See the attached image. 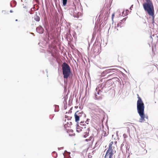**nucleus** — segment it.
<instances>
[{
  "label": "nucleus",
  "mask_w": 158,
  "mask_h": 158,
  "mask_svg": "<svg viewBox=\"0 0 158 158\" xmlns=\"http://www.w3.org/2000/svg\"><path fill=\"white\" fill-rule=\"evenodd\" d=\"M2 12L4 14H5L6 13V11L5 10H3L2 11Z\"/></svg>",
  "instance_id": "5701e85b"
},
{
  "label": "nucleus",
  "mask_w": 158,
  "mask_h": 158,
  "mask_svg": "<svg viewBox=\"0 0 158 158\" xmlns=\"http://www.w3.org/2000/svg\"><path fill=\"white\" fill-rule=\"evenodd\" d=\"M63 6H65L67 4V0H62Z\"/></svg>",
  "instance_id": "9d476101"
},
{
  "label": "nucleus",
  "mask_w": 158,
  "mask_h": 158,
  "mask_svg": "<svg viewBox=\"0 0 158 158\" xmlns=\"http://www.w3.org/2000/svg\"><path fill=\"white\" fill-rule=\"evenodd\" d=\"M90 128H88V131H90Z\"/></svg>",
  "instance_id": "473e14b6"
},
{
  "label": "nucleus",
  "mask_w": 158,
  "mask_h": 158,
  "mask_svg": "<svg viewBox=\"0 0 158 158\" xmlns=\"http://www.w3.org/2000/svg\"><path fill=\"white\" fill-rule=\"evenodd\" d=\"M121 24V23H118V24L117 25V27H118L119 26H120Z\"/></svg>",
  "instance_id": "393cba45"
},
{
  "label": "nucleus",
  "mask_w": 158,
  "mask_h": 158,
  "mask_svg": "<svg viewBox=\"0 0 158 158\" xmlns=\"http://www.w3.org/2000/svg\"><path fill=\"white\" fill-rule=\"evenodd\" d=\"M89 119H87V120L85 122V123H87V124H88V123H87V122H88L89 121Z\"/></svg>",
  "instance_id": "b1692460"
},
{
  "label": "nucleus",
  "mask_w": 158,
  "mask_h": 158,
  "mask_svg": "<svg viewBox=\"0 0 158 158\" xmlns=\"http://www.w3.org/2000/svg\"><path fill=\"white\" fill-rule=\"evenodd\" d=\"M138 100L137 103V112L139 114L140 118L139 119V122H143V121H145V118L148 119V116H145L144 113V105L143 101L140 97H138Z\"/></svg>",
  "instance_id": "f257e3e1"
},
{
  "label": "nucleus",
  "mask_w": 158,
  "mask_h": 158,
  "mask_svg": "<svg viewBox=\"0 0 158 158\" xmlns=\"http://www.w3.org/2000/svg\"><path fill=\"white\" fill-rule=\"evenodd\" d=\"M96 99L98 100H100L102 99V98L100 96H98V98H96Z\"/></svg>",
  "instance_id": "ddd939ff"
},
{
  "label": "nucleus",
  "mask_w": 158,
  "mask_h": 158,
  "mask_svg": "<svg viewBox=\"0 0 158 158\" xmlns=\"http://www.w3.org/2000/svg\"><path fill=\"white\" fill-rule=\"evenodd\" d=\"M124 20V19H123V20Z\"/></svg>",
  "instance_id": "a18cd8bd"
},
{
  "label": "nucleus",
  "mask_w": 158,
  "mask_h": 158,
  "mask_svg": "<svg viewBox=\"0 0 158 158\" xmlns=\"http://www.w3.org/2000/svg\"><path fill=\"white\" fill-rule=\"evenodd\" d=\"M83 123V122H81V123Z\"/></svg>",
  "instance_id": "79ce46f5"
},
{
  "label": "nucleus",
  "mask_w": 158,
  "mask_h": 158,
  "mask_svg": "<svg viewBox=\"0 0 158 158\" xmlns=\"http://www.w3.org/2000/svg\"><path fill=\"white\" fill-rule=\"evenodd\" d=\"M114 14H112V17H111L112 19V20H113V18H114Z\"/></svg>",
  "instance_id": "aec40b11"
},
{
  "label": "nucleus",
  "mask_w": 158,
  "mask_h": 158,
  "mask_svg": "<svg viewBox=\"0 0 158 158\" xmlns=\"http://www.w3.org/2000/svg\"><path fill=\"white\" fill-rule=\"evenodd\" d=\"M145 11L150 16H153L154 14V7L152 2L150 0H147L146 2L143 4Z\"/></svg>",
  "instance_id": "f03ea898"
},
{
  "label": "nucleus",
  "mask_w": 158,
  "mask_h": 158,
  "mask_svg": "<svg viewBox=\"0 0 158 158\" xmlns=\"http://www.w3.org/2000/svg\"><path fill=\"white\" fill-rule=\"evenodd\" d=\"M77 112H76L74 114L75 121L76 122H77L80 119V116L78 115Z\"/></svg>",
  "instance_id": "39448f33"
},
{
  "label": "nucleus",
  "mask_w": 158,
  "mask_h": 158,
  "mask_svg": "<svg viewBox=\"0 0 158 158\" xmlns=\"http://www.w3.org/2000/svg\"><path fill=\"white\" fill-rule=\"evenodd\" d=\"M10 13H12L13 12V11L11 10H10Z\"/></svg>",
  "instance_id": "c9c22d12"
},
{
  "label": "nucleus",
  "mask_w": 158,
  "mask_h": 158,
  "mask_svg": "<svg viewBox=\"0 0 158 158\" xmlns=\"http://www.w3.org/2000/svg\"><path fill=\"white\" fill-rule=\"evenodd\" d=\"M77 125H76V126H77V131L78 132H79V131H78V127H77L79 126V125H78V122H77Z\"/></svg>",
  "instance_id": "4468645a"
},
{
  "label": "nucleus",
  "mask_w": 158,
  "mask_h": 158,
  "mask_svg": "<svg viewBox=\"0 0 158 158\" xmlns=\"http://www.w3.org/2000/svg\"><path fill=\"white\" fill-rule=\"evenodd\" d=\"M34 19L36 21L39 22L40 20V18L39 16L36 15L34 17Z\"/></svg>",
  "instance_id": "1a4fd4ad"
},
{
  "label": "nucleus",
  "mask_w": 158,
  "mask_h": 158,
  "mask_svg": "<svg viewBox=\"0 0 158 158\" xmlns=\"http://www.w3.org/2000/svg\"><path fill=\"white\" fill-rule=\"evenodd\" d=\"M89 134V132L87 134H86L84 135V137L85 138L88 136V134Z\"/></svg>",
  "instance_id": "4be33fe9"
},
{
  "label": "nucleus",
  "mask_w": 158,
  "mask_h": 158,
  "mask_svg": "<svg viewBox=\"0 0 158 158\" xmlns=\"http://www.w3.org/2000/svg\"><path fill=\"white\" fill-rule=\"evenodd\" d=\"M112 156L109 155V158H111L112 157Z\"/></svg>",
  "instance_id": "c85d7f7f"
},
{
  "label": "nucleus",
  "mask_w": 158,
  "mask_h": 158,
  "mask_svg": "<svg viewBox=\"0 0 158 158\" xmlns=\"http://www.w3.org/2000/svg\"><path fill=\"white\" fill-rule=\"evenodd\" d=\"M128 11H129L128 10H126V12H128Z\"/></svg>",
  "instance_id": "f704fd0d"
},
{
  "label": "nucleus",
  "mask_w": 158,
  "mask_h": 158,
  "mask_svg": "<svg viewBox=\"0 0 158 158\" xmlns=\"http://www.w3.org/2000/svg\"><path fill=\"white\" fill-rule=\"evenodd\" d=\"M95 99H96V98H98V96L97 95V94L96 93H95Z\"/></svg>",
  "instance_id": "412c9836"
},
{
  "label": "nucleus",
  "mask_w": 158,
  "mask_h": 158,
  "mask_svg": "<svg viewBox=\"0 0 158 158\" xmlns=\"http://www.w3.org/2000/svg\"><path fill=\"white\" fill-rule=\"evenodd\" d=\"M109 149L107 150L106 151V155H107L109 153V152L110 151H113V149H112V147H109Z\"/></svg>",
  "instance_id": "6e6552de"
},
{
  "label": "nucleus",
  "mask_w": 158,
  "mask_h": 158,
  "mask_svg": "<svg viewBox=\"0 0 158 158\" xmlns=\"http://www.w3.org/2000/svg\"><path fill=\"white\" fill-rule=\"evenodd\" d=\"M67 152V151L66 150L64 152Z\"/></svg>",
  "instance_id": "e433bc0d"
},
{
  "label": "nucleus",
  "mask_w": 158,
  "mask_h": 158,
  "mask_svg": "<svg viewBox=\"0 0 158 158\" xmlns=\"http://www.w3.org/2000/svg\"><path fill=\"white\" fill-rule=\"evenodd\" d=\"M107 156H108V154L107 155H106V154L105 155V158H108L107 157Z\"/></svg>",
  "instance_id": "bb28decb"
},
{
  "label": "nucleus",
  "mask_w": 158,
  "mask_h": 158,
  "mask_svg": "<svg viewBox=\"0 0 158 158\" xmlns=\"http://www.w3.org/2000/svg\"><path fill=\"white\" fill-rule=\"evenodd\" d=\"M48 24L47 23H45V25H44V27L46 29H47L48 27Z\"/></svg>",
  "instance_id": "dca6fc26"
},
{
  "label": "nucleus",
  "mask_w": 158,
  "mask_h": 158,
  "mask_svg": "<svg viewBox=\"0 0 158 158\" xmlns=\"http://www.w3.org/2000/svg\"><path fill=\"white\" fill-rule=\"evenodd\" d=\"M113 144V142H111L109 144V147H112V145Z\"/></svg>",
  "instance_id": "6ab92c4d"
},
{
  "label": "nucleus",
  "mask_w": 158,
  "mask_h": 158,
  "mask_svg": "<svg viewBox=\"0 0 158 158\" xmlns=\"http://www.w3.org/2000/svg\"><path fill=\"white\" fill-rule=\"evenodd\" d=\"M91 139H86L85 140L86 141H89V140H90Z\"/></svg>",
  "instance_id": "cd10ccee"
},
{
  "label": "nucleus",
  "mask_w": 158,
  "mask_h": 158,
  "mask_svg": "<svg viewBox=\"0 0 158 158\" xmlns=\"http://www.w3.org/2000/svg\"><path fill=\"white\" fill-rule=\"evenodd\" d=\"M92 137L91 136V137H90V139H92Z\"/></svg>",
  "instance_id": "58836bf2"
},
{
  "label": "nucleus",
  "mask_w": 158,
  "mask_h": 158,
  "mask_svg": "<svg viewBox=\"0 0 158 158\" xmlns=\"http://www.w3.org/2000/svg\"><path fill=\"white\" fill-rule=\"evenodd\" d=\"M31 34L33 35L34 34V33H31Z\"/></svg>",
  "instance_id": "4c0bfd02"
},
{
  "label": "nucleus",
  "mask_w": 158,
  "mask_h": 158,
  "mask_svg": "<svg viewBox=\"0 0 158 158\" xmlns=\"http://www.w3.org/2000/svg\"><path fill=\"white\" fill-rule=\"evenodd\" d=\"M133 5H132L130 7V9L131 10H132V8H133Z\"/></svg>",
  "instance_id": "a878e982"
},
{
  "label": "nucleus",
  "mask_w": 158,
  "mask_h": 158,
  "mask_svg": "<svg viewBox=\"0 0 158 158\" xmlns=\"http://www.w3.org/2000/svg\"><path fill=\"white\" fill-rule=\"evenodd\" d=\"M63 156H64V158H65L64 155V153H63Z\"/></svg>",
  "instance_id": "72a5a7b5"
},
{
  "label": "nucleus",
  "mask_w": 158,
  "mask_h": 158,
  "mask_svg": "<svg viewBox=\"0 0 158 158\" xmlns=\"http://www.w3.org/2000/svg\"><path fill=\"white\" fill-rule=\"evenodd\" d=\"M124 135H125V134H124L123 135V136H124Z\"/></svg>",
  "instance_id": "37998d69"
},
{
  "label": "nucleus",
  "mask_w": 158,
  "mask_h": 158,
  "mask_svg": "<svg viewBox=\"0 0 158 158\" xmlns=\"http://www.w3.org/2000/svg\"><path fill=\"white\" fill-rule=\"evenodd\" d=\"M53 153H56V156L55 157H57V153H56L55 152H53Z\"/></svg>",
  "instance_id": "c756f323"
},
{
  "label": "nucleus",
  "mask_w": 158,
  "mask_h": 158,
  "mask_svg": "<svg viewBox=\"0 0 158 158\" xmlns=\"http://www.w3.org/2000/svg\"><path fill=\"white\" fill-rule=\"evenodd\" d=\"M113 151H110V152H109V155H111V156H112V155H113Z\"/></svg>",
  "instance_id": "2eb2a0df"
},
{
  "label": "nucleus",
  "mask_w": 158,
  "mask_h": 158,
  "mask_svg": "<svg viewBox=\"0 0 158 158\" xmlns=\"http://www.w3.org/2000/svg\"><path fill=\"white\" fill-rule=\"evenodd\" d=\"M46 72L47 73H48V69H46Z\"/></svg>",
  "instance_id": "2f4dec72"
},
{
  "label": "nucleus",
  "mask_w": 158,
  "mask_h": 158,
  "mask_svg": "<svg viewBox=\"0 0 158 158\" xmlns=\"http://www.w3.org/2000/svg\"><path fill=\"white\" fill-rule=\"evenodd\" d=\"M72 124V123L71 122H70L69 123H67V125L68 127H69V126H70Z\"/></svg>",
  "instance_id": "f3484780"
},
{
  "label": "nucleus",
  "mask_w": 158,
  "mask_h": 158,
  "mask_svg": "<svg viewBox=\"0 0 158 158\" xmlns=\"http://www.w3.org/2000/svg\"><path fill=\"white\" fill-rule=\"evenodd\" d=\"M54 106L55 107V112H58L59 110V106L58 105H54Z\"/></svg>",
  "instance_id": "0eeeda50"
},
{
  "label": "nucleus",
  "mask_w": 158,
  "mask_h": 158,
  "mask_svg": "<svg viewBox=\"0 0 158 158\" xmlns=\"http://www.w3.org/2000/svg\"><path fill=\"white\" fill-rule=\"evenodd\" d=\"M18 21V20H17V19H16V20H15V21Z\"/></svg>",
  "instance_id": "a19ab883"
},
{
  "label": "nucleus",
  "mask_w": 158,
  "mask_h": 158,
  "mask_svg": "<svg viewBox=\"0 0 158 158\" xmlns=\"http://www.w3.org/2000/svg\"><path fill=\"white\" fill-rule=\"evenodd\" d=\"M85 124H83V126H85Z\"/></svg>",
  "instance_id": "ea45409f"
},
{
  "label": "nucleus",
  "mask_w": 158,
  "mask_h": 158,
  "mask_svg": "<svg viewBox=\"0 0 158 158\" xmlns=\"http://www.w3.org/2000/svg\"><path fill=\"white\" fill-rule=\"evenodd\" d=\"M63 147H61V148H59V149H63Z\"/></svg>",
  "instance_id": "7c9ffc66"
},
{
  "label": "nucleus",
  "mask_w": 158,
  "mask_h": 158,
  "mask_svg": "<svg viewBox=\"0 0 158 158\" xmlns=\"http://www.w3.org/2000/svg\"><path fill=\"white\" fill-rule=\"evenodd\" d=\"M146 152H147V150H146Z\"/></svg>",
  "instance_id": "c03bdc74"
},
{
  "label": "nucleus",
  "mask_w": 158,
  "mask_h": 158,
  "mask_svg": "<svg viewBox=\"0 0 158 158\" xmlns=\"http://www.w3.org/2000/svg\"><path fill=\"white\" fill-rule=\"evenodd\" d=\"M100 91V89H98L97 88L96 89V91L97 92L96 93L97 94H99V91Z\"/></svg>",
  "instance_id": "9b49d317"
},
{
  "label": "nucleus",
  "mask_w": 158,
  "mask_h": 158,
  "mask_svg": "<svg viewBox=\"0 0 158 158\" xmlns=\"http://www.w3.org/2000/svg\"><path fill=\"white\" fill-rule=\"evenodd\" d=\"M16 2L15 1L13 0L10 2V6L15 7L16 4Z\"/></svg>",
  "instance_id": "423d86ee"
},
{
  "label": "nucleus",
  "mask_w": 158,
  "mask_h": 158,
  "mask_svg": "<svg viewBox=\"0 0 158 158\" xmlns=\"http://www.w3.org/2000/svg\"><path fill=\"white\" fill-rule=\"evenodd\" d=\"M76 112H77L78 114V115L80 116H81L82 114L83 113L82 111H81V112H79V111H77Z\"/></svg>",
  "instance_id": "f8f14e48"
},
{
  "label": "nucleus",
  "mask_w": 158,
  "mask_h": 158,
  "mask_svg": "<svg viewBox=\"0 0 158 158\" xmlns=\"http://www.w3.org/2000/svg\"><path fill=\"white\" fill-rule=\"evenodd\" d=\"M110 69L106 70V71H105L104 72L106 73H109L110 72Z\"/></svg>",
  "instance_id": "a211bd4d"
},
{
  "label": "nucleus",
  "mask_w": 158,
  "mask_h": 158,
  "mask_svg": "<svg viewBox=\"0 0 158 158\" xmlns=\"http://www.w3.org/2000/svg\"><path fill=\"white\" fill-rule=\"evenodd\" d=\"M36 31L39 33L42 34L43 33L44 30L41 26H40L36 28Z\"/></svg>",
  "instance_id": "20e7f679"
},
{
  "label": "nucleus",
  "mask_w": 158,
  "mask_h": 158,
  "mask_svg": "<svg viewBox=\"0 0 158 158\" xmlns=\"http://www.w3.org/2000/svg\"><path fill=\"white\" fill-rule=\"evenodd\" d=\"M62 67L64 78L67 79L71 73V68L69 65L65 62L63 63Z\"/></svg>",
  "instance_id": "7ed1b4c3"
}]
</instances>
